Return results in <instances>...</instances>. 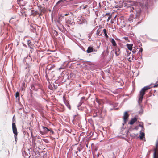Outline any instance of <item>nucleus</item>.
Here are the masks:
<instances>
[{
  "instance_id": "1",
  "label": "nucleus",
  "mask_w": 158,
  "mask_h": 158,
  "mask_svg": "<svg viewBox=\"0 0 158 158\" xmlns=\"http://www.w3.org/2000/svg\"><path fill=\"white\" fill-rule=\"evenodd\" d=\"M150 88V86L148 85L145 86L140 90V94L139 96V99L138 101V103L139 104L142 102V101L143 99V96L145 94V91L148 90Z\"/></svg>"
},
{
  "instance_id": "2",
  "label": "nucleus",
  "mask_w": 158,
  "mask_h": 158,
  "mask_svg": "<svg viewBox=\"0 0 158 158\" xmlns=\"http://www.w3.org/2000/svg\"><path fill=\"white\" fill-rule=\"evenodd\" d=\"M135 8L134 6H130L128 7V10L130 12H133V10H135ZM135 11L136 13V15L135 17V19L137 20V21H138V20H139L140 19L139 17L140 13L141 12V10L140 9H135Z\"/></svg>"
},
{
  "instance_id": "3",
  "label": "nucleus",
  "mask_w": 158,
  "mask_h": 158,
  "mask_svg": "<svg viewBox=\"0 0 158 158\" xmlns=\"http://www.w3.org/2000/svg\"><path fill=\"white\" fill-rule=\"evenodd\" d=\"M12 128L13 132V133L15 134L14 137L16 142L17 141V135L18 134L17 129L16 128L15 124V123H13L12 124Z\"/></svg>"
},
{
  "instance_id": "4",
  "label": "nucleus",
  "mask_w": 158,
  "mask_h": 158,
  "mask_svg": "<svg viewBox=\"0 0 158 158\" xmlns=\"http://www.w3.org/2000/svg\"><path fill=\"white\" fill-rule=\"evenodd\" d=\"M128 114L127 112H125L124 113V116H123V120L124 121V123H123V125H124V124H125L126 123V122L128 120Z\"/></svg>"
},
{
  "instance_id": "5",
  "label": "nucleus",
  "mask_w": 158,
  "mask_h": 158,
  "mask_svg": "<svg viewBox=\"0 0 158 158\" xmlns=\"http://www.w3.org/2000/svg\"><path fill=\"white\" fill-rule=\"evenodd\" d=\"M70 19V18H66V23L67 24L73 25V23H74V22L72 20Z\"/></svg>"
},
{
  "instance_id": "6",
  "label": "nucleus",
  "mask_w": 158,
  "mask_h": 158,
  "mask_svg": "<svg viewBox=\"0 0 158 158\" xmlns=\"http://www.w3.org/2000/svg\"><path fill=\"white\" fill-rule=\"evenodd\" d=\"M93 50L94 49L92 47L89 46L86 52L88 53H90L93 52Z\"/></svg>"
},
{
  "instance_id": "7",
  "label": "nucleus",
  "mask_w": 158,
  "mask_h": 158,
  "mask_svg": "<svg viewBox=\"0 0 158 158\" xmlns=\"http://www.w3.org/2000/svg\"><path fill=\"white\" fill-rule=\"evenodd\" d=\"M120 53V49L119 48H117L115 49V54L117 56H119Z\"/></svg>"
},
{
  "instance_id": "8",
  "label": "nucleus",
  "mask_w": 158,
  "mask_h": 158,
  "mask_svg": "<svg viewBox=\"0 0 158 158\" xmlns=\"http://www.w3.org/2000/svg\"><path fill=\"white\" fill-rule=\"evenodd\" d=\"M126 46L127 47L128 49L130 50V51H131L132 49V44H126Z\"/></svg>"
},
{
  "instance_id": "9",
  "label": "nucleus",
  "mask_w": 158,
  "mask_h": 158,
  "mask_svg": "<svg viewBox=\"0 0 158 158\" xmlns=\"http://www.w3.org/2000/svg\"><path fill=\"white\" fill-rule=\"evenodd\" d=\"M137 121V119L136 118H132L129 122V124L131 125L133 124L135 122Z\"/></svg>"
},
{
  "instance_id": "10",
  "label": "nucleus",
  "mask_w": 158,
  "mask_h": 158,
  "mask_svg": "<svg viewBox=\"0 0 158 158\" xmlns=\"http://www.w3.org/2000/svg\"><path fill=\"white\" fill-rule=\"evenodd\" d=\"M144 136V133L143 132H142V131L140 132L139 137L141 139H143Z\"/></svg>"
},
{
  "instance_id": "11",
  "label": "nucleus",
  "mask_w": 158,
  "mask_h": 158,
  "mask_svg": "<svg viewBox=\"0 0 158 158\" xmlns=\"http://www.w3.org/2000/svg\"><path fill=\"white\" fill-rule=\"evenodd\" d=\"M40 11L41 13H45L46 11V9L45 8H40Z\"/></svg>"
},
{
  "instance_id": "12",
  "label": "nucleus",
  "mask_w": 158,
  "mask_h": 158,
  "mask_svg": "<svg viewBox=\"0 0 158 158\" xmlns=\"http://www.w3.org/2000/svg\"><path fill=\"white\" fill-rule=\"evenodd\" d=\"M111 42L113 46H115L117 45V44L114 39H112L111 40Z\"/></svg>"
},
{
  "instance_id": "13",
  "label": "nucleus",
  "mask_w": 158,
  "mask_h": 158,
  "mask_svg": "<svg viewBox=\"0 0 158 158\" xmlns=\"http://www.w3.org/2000/svg\"><path fill=\"white\" fill-rule=\"evenodd\" d=\"M103 31L104 33V35L106 37V38H108V36L107 34V31L106 29H104L103 30Z\"/></svg>"
},
{
  "instance_id": "14",
  "label": "nucleus",
  "mask_w": 158,
  "mask_h": 158,
  "mask_svg": "<svg viewBox=\"0 0 158 158\" xmlns=\"http://www.w3.org/2000/svg\"><path fill=\"white\" fill-rule=\"evenodd\" d=\"M43 127V129L44 130V131L45 132H48V131H50V130L48 129V128H47V127Z\"/></svg>"
},
{
  "instance_id": "15",
  "label": "nucleus",
  "mask_w": 158,
  "mask_h": 158,
  "mask_svg": "<svg viewBox=\"0 0 158 158\" xmlns=\"http://www.w3.org/2000/svg\"><path fill=\"white\" fill-rule=\"evenodd\" d=\"M69 14H61L60 15L59 17V19H60L61 17H64L65 16H66L68 15Z\"/></svg>"
},
{
  "instance_id": "16",
  "label": "nucleus",
  "mask_w": 158,
  "mask_h": 158,
  "mask_svg": "<svg viewBox=\"0 0 158 158\" xmlns=\"http://www.w3.org/2000/svg\"><path fill=\"white\" fill-rule=\"evenodd\" d=\"M112 106H113V105L112 104H109L108 105V108H110V110H112L114 108H110V107Z\"/></svg>"
},
{
  "instance_id": "17",
  "label": "nucleus",
  "mask_w": 158,
  "mask_h": 158,
  "mask_svg": "<svg viewBox=\"0 0 158 158\" xmlns=\"http://www.w3.org/2000/svg\"><path fill=\"white\" fill-rule=\"evenodd\" d=\"M64 102L65 103V105L67 106V107L68 108H69V109H70V105H69V104L68 103H67V102H65V101H64Z\"/></svg>"
},
{
  "instance_id": "18",
  "label": "nucleus",
  "mask_w": 158,
  "mask_h": 158,
  "mask_svg": "<svg viewBox=\"0 0 158 158\" xmlns=\"http://www.w3.org/2000/svg\"><path fill=\"white\" fill-rule=\"evenodd\" d=\"M65 1V0H60L57 2L56 4L58 5L60 3H61V2H63Z\"/></svg>"
},
{
  "instance_id": "19",
  "label": "nucleus",
  "mask_w": 158,
  "mask_h": 158,
  "mask_svg": "<svg viewBox=\"0 0 158 158\" xmlns=\"http://www.w3.org/2000/svg\"><path fill=\"white\" fill-rule=\"evenodd\" d=\"M139 47L140 48H139V52L142 53L143 51V48L141 47H140V46H139Z\"/></svg>"
},
{
  "instance_id": "20",
  "label": "nucleus",
  "mask_w": 158,
  "mask_h": 158,
  "mask_svg": "<svg viewBox=\"0 0 158 158\" xmlns=\"http://www.w3.org/2000/svg\"><path fill=\"white\" fill-rule=\"evenodd\" d=\"M19 96V93L18 92H16L15 94V97L17 98Z\"/></svg>"
},
{
  "instance_id": "21",
  "label": "nucleus",
  "mask_w": 158,
  "mask_h": 158,
  "mask_svg": "<svg viewBox=\"0 0 158 158\" xmlns=\"http://www.w3.org/2000/svg\"><path fill=\"white\" fill-rule=\"evenodd\" d=\"M27 44L29 46H30V44L31 43V41L30 40H28L27 41Z\"/></svg>"
},
{
  "instance_id": "22",
  "label": "nucleus",
  "mask_w": 158,
  "mask_h": 158,
  "mask_svg": "<svg viewBox=\"0 0 158 158\" xmlns=\"http://www.w3.org/2000/svg\"><path fill=\"white\" fill-rule=\"evenodd\" d=\"M111 16H110L108 17V19L107 20V21H108L109 20H110L111 18Z\"/></svg>"
},
{
  "instance_id": "23",
  "label": "nucleus",
  "mask_w": 158,
  "mask_h": 158,
  "mask_svg": "<svg viewBox=\"0 0 158 158\" xmlns=\"http://www.w3.org/2000/svg\"><path fill=\"white\" fill-rule=\"evenodd\" d=\"M82 20L83 21V23H85L86 22V20L85 19H82Z\"/></svg>"
},
{
  "instance_id": "24",
  "label": "nucleus",
  "mask_w": 158,
  "mask_h": 158,
  "mask_svg": "<svg viewBox=\"0 0 158 158\" xmlns=\"http://www.w3.org/2000/svg\"><path fill=\"white\" fill-rule=\"evenodd\" d=\"M132 52L133 54H135L136 52V51L135 50H133Z\"/></svg>"
},
{
  "instance_id": "25",
  "label": "nucleus",
  "mask_w": 158,
  "mask_h": 158,
  "mask_svg": "<svg viewBox=\"0 0 158 158\" xmlns=\"http://www.w3.org/2000/svg\"><path fill=\"white\" fill-rule=\"evenodd\" d=\"M158 86V84L154 86V87H156Z\"/></svg>"
},
{
  "instance_id": "26",
  "label": "nucleus",
  "mask_w": 158,
  "mask_h": 158,
  "mask_svg": "<svg viewBox=\"0 0 158 158\" xmlns=\"http://www.w3.org/2000/svg\"><path fill=\"white\" fill-rule=\"evenodd\" d=\"M124 39L126 40H128V38L127 37H124Z\"/></svg>"
},
{
  "instance_id": "27",
  "label": "nucleus",
  "mask_w": 158,
  "mask_h": 158,
  "mask_svg": "<svg viewBox=\"0 0 158 158\" xmlns=\"http://www.w3.org/2000/svg\"><path fill=\"white\" fill-rule=\"evenodd\" d=\"M40 133L41 134H42V135H43L44 134V132H42V131H40Z\"/></svg>"
},
{
  "instance_id": "28",
  "label": "nucleus",
  "mask_w": 158,
  "mask_h": 158,
  "mask_svg": "<svg viewBox=\"0 0 158 158\" xmlns=\"http://www.w3.org/2000/svg\"><path fill=\"white\" fill-rule=\"evenodd\" d=\"M50 131L52 132V134H54V132L52 131L51 130H50Z\"/></svg>"
},
{
  "instance_id": "29",
  "label": "nucleus",
  "mask_w": 158,
  "mask_h": 158,
  "mask_svg": "<svg viewBox=\"0 0 158 158\" xmlns=\"http://www.w3.org/2000/svg\"><path fill=\"white\" fill-rule=\"evenodd\" d=\"M139 126L140 127H142V128H143V126H142V125H141V124H139Z\"/></svg>"
},
{
  "instance_id": "30",
  "label": "nucleus",
  "mask_w": 158,
  "mask_h": 158,
  "mask_svg": "<svg viewBox=\"0 0 158 158\" xmlns=\"http://www.w3.org/2000/svg\"><path fill=\"white\" fill-rule=\"evenodd\" d=\"M77 150H78L80 152L81 151V149L80 148H79V149L77 148Z\"/></svg>"
},
{
  "instance_id": "31",
  "label": "nucleus",
  "mask_w": 158,
  "mask_h": 158,
  "mask_svg": "<svg viewBox=\"0 0 158 158\" xmlns=\"http://www.w3.org/2000/svg\"><path fill=\"white\" fill-rule=\"evenodd\" d=\"M22 84H23V86H24V85H25V82H23V83Z\"/></svg>"
},
{
  "instance_id": "32",
  "label": "nucleus",
  "mask_w": 158,
  "mask_h": 158,
  "mask_svg": "<svg viewBox=\"0 0 158 158\" xmlns=\"http://www.w3.org/2000/svg\"><path fill=\"white\" fill-rule=\"evenodd\" d=\"M109 15V13H106V14L105 15Z\"/></svg>"
},
{
  "instance_id": "33",
  "label": "nucleus",
  "mask_w": 158,
  "mask_h": 158,
  "mask_svg": "<svg viewBox=\"0 0 158 158\" xmlns=\"http://www.w3.org/2000/svg\"><path fill=\"white\" fill-rule=\"evenodd\" d=\"M148 1H152L153 0H147Z\"/></svg>"
},
{
  "instance_id": "34",
  "label": "nucleus",
  "mask_w": 158,
  "mask_h": 158,
  "mask_svg": "<svg viewBox=\"0 0 158 158\" xmlns=\"http://www.w3.org/2000/svg\"><path fill=\"white\" fill-rule=\"evenodd\" d=\"M99 154H98L97 156H99Z\"/></svg>"
},
{
  "instance_id": "35",
  "label": "nucleus",
  "mask_w": 158,
  "mask_h": 158,
  "mask_svg": "<svg viewBox=\"0 0 158 158\" xmlns=\"http://www.w3.org/2000/svg\"><path fill=\"white\" fill-rule=\"evenodd\" d=\"M79 87H81V85L80 84L79 85Z\"/></svg>"
},
{
  "instance_id": "36",
  "label": "nucleus",
  "mask_w": 158,
  "mask_h": 158,
  "mask_svg": "<svg viewBox=\"0 0 158 158\" xmlns=\"http://www.w3.org/2000/svg\"><path fill=\"white\" fill-rule=\"evenodd\" d=\"M48 0H45V1H48Z\"/></svg>"
},
{
  "instance_id": "37",
  "label": "nucleus",
  "mask_w": 158,
  "mask_h": 158,
  "mask_svg": "<svg viewBox=\"0 0 158 158\" xmlns=\"http://www.w3.org/2000/svg\"><path fill=\"white\" fill-rule=\"evenodd\" d=\"M70 61H73V60H70Z\"/></svg>"
},
{
  "instance_id": "38",
  "label": "nucleus",
  "mask_w": 158,
  "mask_h": 158,
  "mask_svg": "<svg viewBox=\"0 0 158 158\" xmlns=\"http://www.w3.org/2000/svg\"><path fill=\"white\" fill-rule=\"evenodd\" d=\"M68 57H69H69H70L69 56Z\"/></svg>"
},
{
  "instance_id": "39",
  "label": "nucleus",
  "mask_w": 158,
  "mask_h": 158,
  "mask_svg": "<svg viewBox=\"0 0 158 158\" xmlns=\"http://www.w3.org/2000/svg\"><path fill=\"white\" fill-rule=\"evenodd\" d=\"M24 152L25 153V151H24Z\"/></svg>"
}]
</instances>
